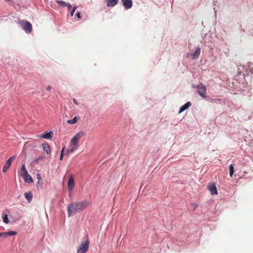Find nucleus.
<instances>
[{"label": "nucleus", "mask_w": 253, "mask_h": 253, "mask_svg": "<svg viewBox=\"0 0 253 253\" xmlns=\"http://www.w3.org/2000/svg\"><path fill=\"white\" fill-rule=\"evenodd\" d=\"M42 148L47 154L50 153V148L49 145L47 143H43L42 144Z\"/></svg>", "instance_id": "obj_15"}, {"label": "nucleus", "mask_w": 253, "mask_h": 253, "mask_svg": "<svg viewBox=\"0 0 253 253\" xmlns=\"http://www.w3.org/2000/svg\"><path fill=\"white\" fill-rule=\"evenodd\" d=\"M44 156L39 157V158L35 159L34 160L33 162L35 164H38L40 161L42 160L43 159H44Z\"/></svg>", "instance_id": "obj_23"}, {"label": "nucleus", "mask_w": 253, "mask_h": 253, "mask_svg": "<svg viewBox=\"0 0 253 253\" xmlns=\"http://www.w3.org/2000/svg\"><path fill=\"white\" fill-rule=\"evenodd\" d=\"M73 102L75 104H78V102L77 101V100H76L75 99H73Z\"/></svg>", "instance_id": "obj_30"}, {"label": "nucleus", "mask_w": 253, "mask_h": 253, "mask_svg": "<svg viewBox=\"0 0 253 253\" xmlns=\"http://www.w3.org/2000/svg\"><path fill=\"white\" fill-rule=\"evenodd\" d=\"M192 206L193 207L194 211H195L198 207V205L195 203H192L191 204Z\"/></svg>", "instance_id": "obj_26"}, {"label": "nucleus", "mask_w": 253, "mask_h": 253, "mask_svg": "<svg viewBox=\"0 0 253 253\" xmlns=\"http://www.w3.org/2000/svg\"><path fill=\"white\" fill-rule=\"evenodd\" d=\"M197 88H198V94L202 97L206 98V87L205 85L202 84L197 85Z\"/></svg>", "instance_id": "obj_4"}, {"label": "nucleus", "mask_w": 253, "mask_h": 253, "mask_svg": "<svg viewBox=\"0 0 253 253\" xmlns=\"http://www.w3.org/2000/svg\"><path fill=\"white\" fill-rule=\"evenodd\" d=\"M77 6L76 5H75L73 8V10L76 11V10L77 9Z\"/></svg>", "instance_id": "obj_32"}, {"label": "nucleus", "mask_w": 253, "mask_h": 253, "mask_svg": "<svg viewBox=\"0 0 253 253\" xmlns=\"http://www.w3.org/2000/svg\"><path fill=\"white\" fill-rule=\"evenodd\" d=\"M17 232L16 231H10L6 232L0 233V238H5L8 236L17 235Z\"/></svg>", "instance_id": "obj_8"}, {"label": "nucleus", "mask_w": 253, "mask_h": 253, "mask_svg": "<svg viewBox=\"0 0 253 253\" xmlns=\"http://www.w3.org/2000/svg\"><path fill=\"white\" fill-rule=\"evenodd\" d=\"M234 172V168L233 165H230L229 167V174L230 177H232Z\"/></svg>", "instance_id": "obj_19"}, {"label": "nucleus", "mask_w": 253, "mask_h": 253, "mask_svg": "<svg viewBox=\"0 0 253 253\" xmlns=\"http://www.w3.org/2000/svg\"><path fill=\"white\" fill-rule=\"evenodd\" d=\"M23 29L27 33H30L32 32V24L28 21H23L21 22Z\"/></svg>", "instance_id": "obj_7"}, {"label": "nucleus", "mask_w": 253, "mask_h": 253, "mask_svg": "<svg viewBox=\"0 0 253 253\" xmlns=\"http://www.w3.org/2000/svg\"><path fill=\"white\" fill-rule=\"evenodd\" d=\"M77 122V117H75L73 119L69 120L67 123L69 124H74Z\"/></svg>", "instance_id": "obj_20"}, {"label": "nucleus", "mask_w": 253, "mask_h": 253, "mask_svg": "<svg viewBox=\"0 0 253 253\" xmlns=\"http://www.w3.org/2000/svg\"><path fill=\"white\" fill-rule=\"evenodd\" d=\"M52 135H53V132L51 131H50L48 132L45 134H43L39 136L41 137L42 138H45V139H50L52 137Z\"/></svg>", "instance_id": "obj_16"}, {"label": "nucleus", "mask_w": 253, "mask_h": 253, "mask_svg": "<svg viewBox=\"0 0 253 253\" xmlns=\"http://www.w3.org/2000/svg\"><path fill=\"white\" fill-rule=\"evenodd\" d=\"M7 1H9L10 0H5Z\"/></svg>", "instance_id": "obj_34"}, {"label": "nucleus", "mask_w": 253, "mask_h": 253, "mask_svg": "<svg viewBox=\"0 0 253 253\" xmlns=\"http://www.w3.org/2000/svg\"><path fill=\"white\" fill-rule=\"evenodd\" d=\"M75 12V11L73 9L71 10V13H70L71 16H73L74 15Z\"/></svg>", "instance_id": "obj_29"}, {"label": "nucleus", "mask_w": 253, "mask_h": 253, "mask_svg": "<svg viewBox=\"0 0 253 253\" xmlns=\"http://www.w3.org/2000/svg\"><path fill=\"white\" fill-rule=\"evenodd\" d=\"M25 178H23L24 181L27 183H30L33 182V179L31 175H30L28 173H27V175H25Z\"/></svg>", "instance_id": "obj_18"}, {"label": "nucleus", "mask_w": 253, "mask_h": 253, "mask_svg": "<svg viewBox=\"0 0 253 253\" xmlns=\"http://www.w3.org/2000/svg\"><path fill=\"white\" fill-rule=\"evenodd\" d=\"M56 3L61 6H63L64 7L66 6L67 3L62 0H57Z\"/></svg>", "instance_id": "obj_22"}, {"label": "nucleus", "mask_w": 253, "mask_h": 253, "mask_svg": "<svg viewBox=\"0 0 253 253\" xmlns=\"http://www.w3.org/2000/svg\"><path fill=\"white\" fill-rule=\"evenodd\" d=\"M28 171L26 169L25 164H23L20 170V175L22 178H25V175H27Z\"/></svg>", "instance_id": "obj_12"}, {"label": "nucleus", "mask_w": 253, "mask_h": 253, "mask_svg": "<svg viewBox=\"0 0 253 253\" xmlns=\"http://www.w3.org/2000/svg\"><path fill=\"white\" fill-rule=\"evenodd\" d=\"M75 187V182L74 178L72 174H70L69 175V180L67 184V188L69 192L71 193L72 190Z\"/></svg>", "instance_id": "obj_6"}, {"label": "nucleus", "mask_w": 253, "mask_h": 253, "mask_svg": "<svg viewBox=\"0 0 253 253\" xmlns=\"http://www.w3.org/2000/svg\"><path fill=\"white\" fill-rule=\"evenodd\" d=\"M65 148V146H64V147H63V148L62 149V150H61V152L60 156V160L61 161H62V160L63 158V156H64V151Z\"/></svg>", "instance_id": "obj_24"}, {"label": "nucleus", "mask_w": 253, "mask_h": 253, "mask_svg": "<svg viewBox=\"0 0 253 253\" xmlns=\"http://www.w3.org/2000/svg\"><path fill=\"white\" fill-rule=\"evenodd\" d=\"M191 103L190 102H188L184 105H183L180 109L179 113H181L183 112L186 109H188L190 106H191Z\"/></svg>", "instance_id": "obj_13"}, {"label": "nucleus", "mask_w": 253, "mask_h": 253, "mask_svg": "<svg viewBox=\"0 0 253 253\" xmlns=\"http://www.w3.org/2000/svg\"><path fill=\"white\" fill-rule=\"evenodd\" d=\"M85 135V133L83 131H81L77 133L71 140L69 148L67 150V155H69L70 154L73 153L75 151L77 150L79 146V140Z\"/></svg>", "instance_id": "obj_2"}, {"label": "nucleus", "mask_w": 253, "mask_h": 253, "mask_svg": "<svg viewBox=\"0 0 253 253\" xmlns=\"http://www.w3.org/2000/svg\"><path fill=\"white\" fill-rule=\"evenodd\" d=\"M51 89V87L50 86L48 85L47 88H46V90H50V89Z\"/></svg>", "instance_id": "obj_31"}, {"label": "nucleus", "mask_w": 253, "mask_h": 253, "mask_svg": "<svg viewBox=\"0 0 253 253\" xmlns=\"http://www.w3.org/2000/svg\"><path fill=\"white\" fill-rule=\"evenodd\" d=\"M3 229H4L3 227H0V230L1 231H3Z\"/></svg>", "instance_id": "obj_33"}, {"label": "nucleus", "mask_w": 253, "mask_h": 253, "mask_svg": "<svg viewBox=\"0 0 253 253\" xmlns=\"http://www.w3.org/2000/svg\"><path fill=\"white\" fill-rule=\"evenodd\" d=\"M16 158V156L11 157L5 162L2 169V172L5 173L7 171L8 169L10 167L12 162Z\"/></svg>", "instance_id": "obj_5"}, {"label": "nucleus", "mask_w": 253, "mask_h": 253, "mask_svg": "<svg viewBox=\"0 0 253 253\" xmlns=\"http://www.w3.org/2000/svg\"><path fill=\"white\" fill-rule=\"evenodd\" d=\"M66 6H67L69 10L71 8V5L70 3H67Z\"/></svg>", "instance_id": "obj_28"}, {"label": "nucleus", "mask_w": 253, "mask_h": 253, "mask_svg": "<svg viewBox=\"0 0 253 253\" xmlns=\"http://www.w3.org/2000/svg\"><path fill=\"white\" fill-rule=\"evenodd\" d=\"M208 188L211 195L217 194V191L214 183H212L208 185Z\"/></svg>", "instance_id": "obj_9"}, {"label": "nucleus", "mask_w": 253, "mask_h": 253, "mask_svg": "<svg viewBox=\"0 0 253 253\" xmlns=\"http://www.w3.org/2000/svg\"><path fill=\"white\" fill-rule=\"evenodd\" d=\"M25 198L27 200L29 203H30L32 201L33 195L31 192L25 193L24 194Z\"/></svg>", "instance_id": "obj_17"}, {"label": "nucleus", "mask_w": 253, "mask_h": 253, "mask_svg": "<svg viewBox=\"0 0 253 253\" xmlns=\"http://www.w3.org/2000/svg\"><path fill=\"white\" fill-rule=\"evenodd\" d=\"M2 220H3V222L5 223H8L9 222V220L8 218V215L7 214H5L3 217H2Z\"/></svg>", "instance_id": "obj_21"}, {"label": "nucleus", "mask_w": 253, "mask_h": 253, "mask_svg": "<svg viewBox=\"0 0 253 253\" xmlns=\"http://www.w3.org/2000/svg\"><path fill=\"white\" fill-rule=\"evenodd\" d=\"M123 4L126 9H129L132 7V3L131 0H122Z\"/></svg>", "instance_id": "obj_10"}, {"label": "nucleus", "mask_w": 253, "mask_h": 253, "mask_svg": "<svg viewBox=\"0 0 253 253\" xmlns=\"http://www.w3.org/2000/svg\"><path fill=\"white\" fill-rule=\"evenodd\" d=\"M76 16L78 18V19H81V14H80V12H77L76 14Z\"/></svg>", "instance_id": "obj_27"}, {"label": "nucleus", "mask_w": 253, "mask_h": 253, "mask_svg": "<svg viewBox=\"0 0 253 253\" xmlns=\"http://www.w3.org/2000/svg\"><path fill=\"white\" fill-rule=\"evenodd\" d=\"M201 52V49L199 47H197L195 51L191 54V58L192 59H194L198 58Z\"/></svg>", "instance_id": "obj_11"}, {"label": "nucleus", "mask_w": 253, "mask_h": 253, "mask_svg": "<svg viewBox=\"0 0 253 253\" xmlns=\"http://www.w3.org/2000/svg\"><path fill=\"white\" fill-rule=\"evenodd\" d=\"M108 7H113L118 3V0H106Z\"/></svg>", "instance_id": "obj_14"}, {"label": "nucleus", "mask_w": 253, "mask_h": 253, "mask_svg": "<svg viewBox=\"0 0 253 253\" xmlns=\"http://www.w3.org/2000/svg\"><path fill=\"white\" fill-rule=\"evenodd\" d=\"M89 248V240L87 236L85 237V240L81 244L77 253H86Z\"/></svg>", "instance_id": "obj_3"}, {"label": "nucleus", "mask_w": 253, "mask_h": 253, "mask_svg": "<svg viewBox=\"0 0 253 253\" xmlns=\"http://www.w3.org/2000/svg\"><path fill=\"white\" fill-rule=\"evenodd\" d=\"M89 204L87 200L71 203L67 207L68 216L71 217L85 209Z\"/></svg>", "instance_id": "obj_1"}, {"label": "nucleus", "mask_w": 253, "mask_h": 253, "mask_svg": "<svg viewBox=\"0 0 253 253\" xmlns=\"http://www.w3.org/2000/svg\"><path fill=\"white\" fill-rule=\"evenodd\" d=\"M37 178L39 180L38 183H40V182H42L41 176L39 173L37 174Z\"/></svg>", "instance_id": "obj_25"}]
</instances>
